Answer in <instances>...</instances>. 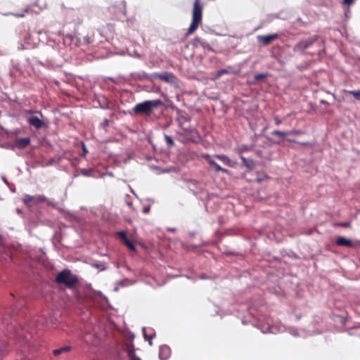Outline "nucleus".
<instances>
[{
  "mask_svg": "<svg viewBox=\"0 0 360 360\" xmlns=\"http://www.w3.org/2000/svg\"><path fill=\"white\" fill-rule=\"evenodd\" d=\"M25 205L32 206L34 204V195H25L22 199Z\"/></svg>",
  "mask_w": 360,
  "mask_h": 360,
  "instance_id": "obj_13",
  "label": "nucleus"
},
{
  "mask_svg": "<svg viewBox=\"0 0 360 360\" xmlns=\"http://www.w3.org/2000/svg\"><path fill=\"white\" fill-rule=\"evenodd\" d=\"M272 135L278 136L283 141L287 135L290 134L289 131L274 130L271 133Z\"/></svg>",
  "mask_w": 360,
  "mask_h": 360,
  "instance_id": "obj_15",
  "label": "nucleus"
},
{
  "mask_svg": "<svg viewBox=\"0 0 360 360\" xmlns=\"http://www.w3.org/2000/svg\"><path fill=\"white\" fill-rule=\"evenodd\" d=\"M317 39L314 36L308 39H304L297 42L293 46V51L299 54H305V50L309 48Z\"/></svg>",
  "mask_w": 360,
  "mask_h": 360,
  "instance_id": "obj_4",
  "label": "nucleus"
},
{
  "mask_svg": "<svg viewBox=\"0 0 360 360\" xmlns=\"http://www.w3.org/2000/svg\"><path fill=\"white\" fill-rule=\"evenodd\" d=\"M278 37V34H271L266 35H258L257 38L259 42L262 43L264 45H267L274 40L276 39Z\"/></svg>",
  "mask_w": 360,
  "mask_h": 360,
  "instance_id": "obj_7",
  "label": "nucleus"
},
{
  "mask_svg": "<svg viewBox=\"0 0 360 360\" xmlns=\"http://www.w3.org/2000/svg\"><path fill=\"white\" fill-rule=\"evenodd\" d=\"M31 142V139L28 137L26 138H18L15 141V146L20 149H23L27 147Z\"/></svg>",
  "mask_w": 360,
  "mask_h": 360,
  "instance_id": "obj_9",
  "label": "nucleus"
},
{
  "mask_svg": "<svg viewBox=\"0 0 360 360\" xmlns=\"http://www.w3.org/2000/svg\"><path fill=\"white\" fill-rule=\"evenodd\" d=\"M226 235L229 233V231L226 229Z\"/></svg>",
  "mask_w": 360,
  "mask_h": 360,
  "instance_id": "obj_37",
  "label": "nucleus"
},
{
  "mask_svg": "<svg viewBox=\"0 0 360 360\" xmlns=\"http://www.w3.org/2000/svg\"><path fill=\"white\" fill-rule=\"evenodd\" d=\"M70 350H71V347L66 346V347H62V348H60V349H54L53 352V354L55 356H58L59 354H62L63 352H70Z\"/></svg>",
  "mask_w": 360,
  "mask_h": 360,
  "instance_id": "obj_16",
  "label": "nucleus"
},
{
  "mask_svg": "<svg viewBox=\"0 0 360 360\" xmlns=\"http://www.w3.org/2000/svg\"><path fill=\"white\" fill-rule=\"evenodd\" d=\"M55 281L58 284L64 285L67 288H72L79 283V279L70 269H65L57 274Z\"/></svg>",
  "mask_w": 360,
  "mask_h": 360,
  "instance_id": "obj_3",
  "label": "nucleus"
},
{
  "mask_svg": "<svg viewBox=\"0 0 360 360\" xmlns=\"http://www.w3.org/2000/svg\"><path fill=\"white\" fill-rule=\"evenodd\" d=\"M169 352V349L168 347H162L160 348V356L161 359H164L163 358V354L164 352Z\"/></svg>",
  "mask_w": 360,
  "mask_h": 360,
  "instance_id": "obj_24",
  "label": "nucleus"
},
{
  "mask_svg": "<svg viewBox=\"0 0 360 360\" xmlns=\"http://www.w3.org/2000/svg\"><path fill=\"white\" fill-rule=\"evenodd\" d=\"M335 244L340 247L357 248L359 246H360V240L352 241L351 239L347 238L345 236H340L336 238Z\"/></svg>",
  "mask_w": 360,
  "mask_h": 360,
  "instance_id": "obj_5",
  "label": "nucleus"
},
{
  "mask_svg": "<svg viewBox=\"0 0 360 360\" xmlns=\"http://www.w3.org/2000/svg\"><path fill=\"white\" fill-rule=\"evenodd\" d=\"M275 123L278 125V124H280L281 123V121L278 119H276L275 120Z\"/></svg>",
  "mask_w": 360,
  "mask_h": 360,
  "instance_id": "obj_32",
  "label": "nucleus"
},
{
  "mask_svg": "<svg viewBox=\"0 0 360 360\" xmlns=\"http://www.w3.org/2000/svg\"><path fill=\"white\" fill-rule=\"evenodd\" d=\"M117 235L118 236V237L120 238V239L122 240V243L124 244V243L129 238H127V236L126 234V233L123 231H118L117 233Z\"/></svg>",
  "mask_w": 360,
  "mask_h": 360,
  "instance_id": "obj_21",
  "label": "nucleus"
},
{
  "mask_svg": "<svg viewBox=\"0 0 360 360\" xmlns=\"http://www.w3.org/2000/svg\"><path fill=\"white\" fill-rule=\"evenodd\" d=\"M268 75V73H259L254 75V81L255 82H259L264 79H265Z\"/></svg>",
  "mask_w": 360,
  "mask_h": 360,
  "instance_id": "obj_19",
  "label": "nucleus"
},
{
  "mask_svg": "<svg viewBox=\"0 0 360 360\" xmlns=\"http://www.w3.org/2000/svg\"><path fill=\"white\" fill-rule=\"evenodd\" d=\"M348 93L352 95L356 100L360 101V90H350Z\"/></svg>",
  "mask_w": 360,
  "mask_h": 360,
  "instance_id": "obj_23",
  "label": "nucleus"
},
{
  "mask_svg": "<svg viewBox=\"0 0 360 360\" xmlns=\"http://www.w3.org/2000/svg\"><path fill=\"white\" fill-rule=\"evenodd\" d=\"M150 211V207H146L143 209V212L146 214L148 213Z\"/></svg>",
  "mask_w": 360,
  "mask_h": 360,
  "instance_id": "obj_31",
  "label": "nucleus"
},
{
  "mask_svg": "<svg viewBox=\"0 0 360 360\" xmlns=\"http://www.w3.org/2000/svg\"><path fill=\"white\" fill-rule=\"evenodd\" d=\"M355 0H343V3L346 5L350 6L354 4Z\"/></svg>",
  "mask_w": 360,
  "mask_h": 360,
  "instance_id": "obj_27",
  "label": "nucleus"
},
{
  "mask_svg": "<svg viewBox=\"0 0 360 360\" xmlns=\"http://www.w3.org/2000/svg\"><path fill=\"white\" fill-rule=\"evenodd\" d=\"M126 351L127 352L129 360H141V359L136 356L134 347L132 344L127 345Z\"/></svg>",
  "mask_w": 360,
  "mask_h": 360,
  "instance_id": "obj_10",
  "label": "nucleus"
},
{
  "mask_svg": "<svg viewBox=\"0 0 360 360\" xmlns=\"http://www.w3.org/2000/svg\"><path fill=\"white\" fill-rule=\"evenodd\" d=\"M297 21H301V18H297Z\"/></svg>",
  "mask_w": 360,
  "mask_h": 360,
  "instance_id": "obj_36",
  "label": "nucleus"
},
{
  "mask_svg": "<svg viewBox=\"0 0 360 360\" xmlns=\"http://www.w3.org/2000/svg\"><path fill=\"white\" fill-rule=\"evenodd\" d=\"M290 333L294 336L298 335V332L295 329H292Z\"/></svg>",
  "mask_w": 360,
  "mask_h": 360,
  "instance_id": "obj_30",
  "label": "nucleus"
},
{
  "mask_svg": "<svg viewBox=\"0 0 360 360\" xmlns=\"http://www.w3.org/2000/svg\"><path fill=\"white\" fill-rule=\"evenodd\" d=\"M27 112L30 113V114H32V113H34L36 112L33 111V110H29V111H27Z\"/></svg>",
  "mask_w": 360,
  "mask_h": 360,
  "instance_id": "obj_34",
  "label": "nucleus"
},
{
  "mask_svg": "<svg viewBox=\"0 0 360 360\" xmlns=\"http://www.w3.org/2000/svg\"><path fill=\"white\" fill-rule=\"evenodd\" d=\"M124 244L131 250V251H133V252H136V248L134 245V244L129 240L128 239L127 240H126Z\"/></svg>",
  "mask_w": 360,
  "mask_h": 360,
  "instance_id": "obj_22",
  "label": "nucleus"
},
{
  "mask_svg": "<svg viewBox=\"0 0 360 360\" xmlns=\"http://www.w3.org/2000/svg\"><path fill=\"white\" fill-rule=\"evenodd\" d=\"M202 11L203 6L201 4L200 0H195L192 11L191 22L187 30L186 33L185 34V38H187L190 35L193 34L202 24Z\"/></svg>",
  "mask_w": 360,
  "mask_h": 360,
  "instance_id": "obj_1",
  "label": "nucleus"
},
{
  "mask_svg": "<svg viewBox=\"0 0 360 360\" xmlns=\"http://www.w3.org/2000/svg\"><path fill=\"white\" fill-rule=\"evenodd\" d=\"M172 77H173V75L172 73H168V72H164L161 75H158V77L160 80L167 82L170 81V79Z\"/></svg>",
  "mask_w": 360,
  "mask_h": 360,
  "instance_id": "obj_17",
  "label": "nucleus"
},
{
  "mask_svg": "<svg viewBox=\"0 0 360 360\" xmlns=\"http://www.w3.org/2000/svg\"><path fill=\"white\" fill-rule=\"evenodd\" d=\"M194 48H202L203 50H210V46L207 41L200 37H195L191 41Z\"/></svg>",
  "mask_w": 360,
  "mask_h": 360,
  "instance_id": "obj_6",
  "label": "nucleus"
},
{
  "mask_svg": "<svg viewBox=\"0 0 360 360\" xmlns=\"http://www.w3.org/2000/svg\"><path fill=\"white\" fill-rule=\"evenodd\" d=\"M258 136H259V135H257V134H255L254 136H252V141L253 143H255Z\"/></svg>",
  "mask_w": 360,
  "mask_h": 360,
  "instance_id": "obj_29",
  "label": "nucleus"
},
{
  "mask_svg": "<svg viewBox=\"0 0 360 360\" xmlns=\"http://www.w3.org/2000/svg\"><path fill=\"white\" fill-rule=\"evenodd\" d=\"M226 161L228 162V158H226ZM228 164V162H226V165Z\"/></svg>",
  "mask_w": 360,
  "mask_h": 360,
  "instance_id": "obj_38",
  "label": "nucleus"
},
{
  "mask_svg": "<svg viewBox=\"0 0 360 360\" xmlns=\"http://www.w3.org/2000/svg\"><path fill=\"white\" fill-rule=\"evenodd\" d=\"M224 72H225V70H221L220 71V75H222Z\"/></svg>",
  "mask_w": 360,
  "mask_h": 360,
  "instance_id": "obj_35",
  "label": "nucleus"
},
{
  "mask_svg": "<svg viewBox=\"0 0 360 360\" xmlns=\"http://www.w3.org/2000/svg\"><path fill=\"white\" fill-rule=\"evenodd\" d=\"M205 158L207 160L208 163L212 167H213V168L216 171H217V172L218 171H224V169L222 167H221L217 162H215L214 160H213L210 155H205Z\"/></svg>",
  "mask_w": 360,
  "mask_h": 360,
  "instance_id": "obj_14",
  "label": "nucleus"
},
{
  "mask_svg": "<svg viewBox=\"0 0 360 360\" xmlns=\"http://www.w3.org/2000/svg\"><path fill=\"white\" fill-rule=\"evenodd\" d=\"M321 103H323V104H328V103L326 101H325V100H321Z\"/></svg>",
  "mask_w": 360,
  "mask_h": 360,
  "instance_id": "obj_33",
  "label": "nucleus"
},
{
  "mask_svg": "<svg viewBox=\"0 0 360 360\" xmlns=\"http://www.w3.org/2000/svg\"><path fill=\"white\" fill-rule=\"evenodd\" d=\"M339 224H340V226H342V227H345V228H347V227H349V226L350 223H349V222H341V223H340Z\"/></svg>",
  "mask_w": 360,
  "mask_h": 360,
  "instance_id": "obj_28",
  "label": "nucleus"
},
{
  "mask_svg": "<svg viewBox=\"0 0 360 360\" xmlns=\"http://www.w3.org/2000/svg\"><path fill=\"white\" fill-rule=\"evenodd\" d=\"M29 13V10L25 9L22 13H13V15H15L17 18H22L25 15V13Z\"/></svg>",
  "mask_w": 360,
  "mask_h": 360,
  "instance_id": "obj_26",
  "label": "nucleus"
},
{
  "mask_svg": "<svg viewBox=\"0 0 360 360\" xmlns=\"http://www.w3.org/2000/svg\"><path fill=\"white\" fill-rule=\"evenodd\" d=\"M48 198L43 195H34V204H38L41 202H47Z\"/></svg>",
  "mask_w": 360,
  "mask_h": 360,
  "instance_id": "obj_18",
  "label": "nucleus"
},
{
  "mask_svg": "<svg viewBox=\"0 0 360 360\" xmlns=\"http://www.w3.org/2000/svg\"><path fill=\"white\" fill-rule=\"evenodd\" d=\"M9 345L4 339H0V356H4L9 352Z\"/></svg>",
  "mask_w": 360,
  "mask_h": 360,
  "instance_id": "obj_11",
  "label": "nucleus"
},
{
  "mask_svg": "<svg viewBox=\"0 0 360 360\" xmlns=\"http://www.w3.org/2000/svg\"><path fill=\"white\" fill-rule=\"evenodd\" d=\"M164 139H165V141L167 146L172 147L174 146V142L170 136H169L167 134H165Z\"/></svg>",
  "mask_w": 360,
  "mask_h": 360,
  "instance_id": "obj_20",
  "label": "nucleus"
},
{
  "mask_svg": "<svg viewBox=\"0 0 360 360\" xmlns=\"http://www.w3.org/2000/svg\"><path fill=\"white\" fill-rule=\"evenodd\" d=\"M163 105V102L160 99L147 100L143 102L137 103L133 108V112L136 115L149 116L153 110Z\"/></svg>",
  "mask_w": 360,
  "mask_h": 360,
  "instance_id": "obj_2",
  "label": "nucleus"
},
{
  "mask_svg": "<svg viewBox=\"0 0 360 360\" xmlns=\"http://www.w3.org/2000/svg\"><path fill=\"white\" fill-rule=\"evenodd\" d=\"M240 158L244 166L248 167L249 169H255L256 165L252 158H248L243 156H240Z\"/></svg>",
  "mask_w": 360,
  "mask_h": 360,
  "instance_id": "obj_12",
  "label": "nucleus"
},
{
  "mask_svg": "<svg viewBox=\"0 0 360 360\" xmlns=\"http://www.w3.org/2000/svg\"><path fill=\"white\" fill-rule=\"evenodd\" d=\"M27 122L30 126L34 127L37 129H39L44 126H45V123L44 122V121H42L37 117H29L27 119Z\"/></svg>",
  "mask_w": 360,
  "mask_h": 360,
  "instance_id": "obj_8",
  "label": "nucleus"
},
{
  "mask_svg": "<svg viewBox=\"0 0 360 360\" xmlns=\"http://www.w3.org/2000/svg\"><path fill=\"white\" fill-rule=\"evenodd\" d=\"M190 120V117L186 114L181 115L179 117V121L183 120L185 122H189Z\"/></svg>",
  "mask_w": 360,
  "mask_h": 360,
  "instance_id": "obj_25",
  "label": "nucleus"
}]
</instances>
